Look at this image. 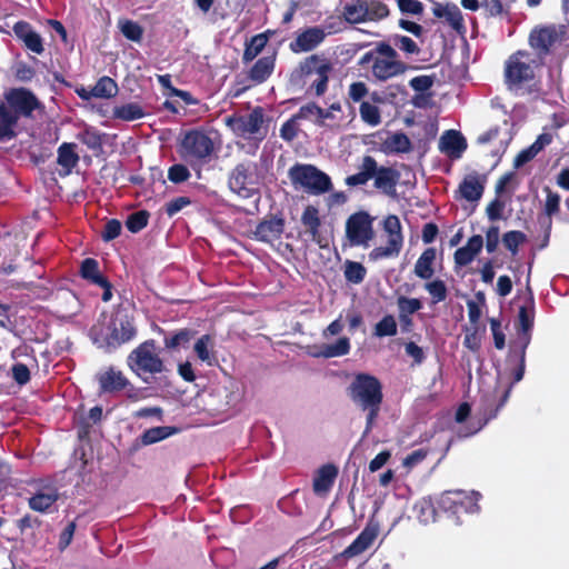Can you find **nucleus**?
<instances>
[{"instance_id":"1","label":"nucleus","mask_w":569,"mask_h":569,"mask_svg":"<svg viewBox=\"0 0 569 569\" xmlns=\"http://www.w3.org/2000/svg\"><path fill=\"white\" fill-rule=\"evenodd\" d=\"M136 335L134 319L126 309H119L111 316H103L90 331L92 342L107 352L114 351L132 340Z\"/></svg>"},{"instance_id":"2","label":"nucleus","mask_w":569,"mask_h":569,"mask_svg":"<svg viewBox=\"0 0 569 569\" xmlns=\"http://www.w3.org/2000/svg\"><path fill=\"white\" fill-rule=\"evenodd\" d=\"M349 389L352 401L363 410L369 411L365 430V435H367L378 415L382 400L381 385L373 376L361 373L355 378Z\"/></svg>"},{"instance_id":"3","label":"nucleus","mask_w":569,"mask_h":569,"mask_svg":"<svg viewBox=\"0 0 569 569\" xmlns=\"http://www.w3.org/2000/svg\"><path fill=\"white\" fill-rule=\"evenodd\" d=\"M289 178L296 189L315 196L326 193L332 187L330 177L312 164H295L289 169Z\"/></svg>"},{"instance_id":"4","label":"nucleus","mask_w":569,"mask_h":569,"mask_svg":"<svg viewBox=\"0 0 569 569\" xmlns=\"http://www.w3.org/2000/svg\"><path fill=\"white\" fill-rule=\"evenodd\" d=\"M262 177L253 162H242L236 166L229 177V188L243 199L259 194Z\"/></svg>"},{"instance_id":"5","label":"nucleus","mask_w":569,"mask_h":569,"mask_svg":"<svg viewBox=\"0 0 569 569\" xmlns=\"http://www.w3.org/2000/svg\"><path fill=\"white\" fill-rule=\"evenodd\" d=\"M385 243L373 248L368 253L369 261L377 262L399 256L403 246L401 223L397 216L390 214L383 220Z\"/></svg>"},{"instance_id":"6","label":"nucleus","mask_w":569,"mask_h":569,"mask_svg":"<svg viewBox=\"0 0 569 569\" xmlns=\"http://www.w3.org/2000/svg\"><path fill=\"white\" fill-rule=\"evenodd\" d=\"M127 365L139 377L160 373L164 368L153 341H144L134 348L127 358Z\"/></svg>"},{"instance_id":"7","label":"nucleus","mask_w":569,"mask_h":569,"mask_svg":"<svg viewBox=\"0 0 569 569\" xmlns=\"http://www.w3.org/2000/svg\"><path fill=\"white\" fill-rule=\"evenodd\" d=\"M214 148V141L208 133L199 130L187 132L181 139L179 152L189 162L208 158Z\"/></svg>"},{"instance_id":"8","label":"nucleus","mask_w":569,"mask_h":569,"mask_svg":"<svg viewBox=\"0 0 569 569\" xmlns=\"http://www.w3.org/2000/svg\"><path fill=\"white\" fill-rule=\"evenodd\" d=\"M224 122L236 136L244 139L262 140L266 136L263 114L260 109H254L248 114L228 117Z\"/></svg>"},{"instance_id":"9","label":"nucleus","mask_w":569,"mask_h":569,"mask_svg":"<svg viewBox=\"0 0 569 569\" xmlns=\"http://www.w3.org/2000/svg\"><path fill=\"white\" fill-rule=\"evenodd\" d=\"M536 61L528 52L518 51L506 63V80L511 89L528 82L535 77Z\"/></svg>"},{"instance_id":"10","label":"nucleus","mask_w":569,"mask_h":569,"mask_svg":"<svg viewBox=\"0 0 569 569\" xmlns=\"http://www.w3.org/2000/svg\"><path fill=\"white\" fill-rule=\"evenodd\" d=\"M373 219L365 211L351 214L346 222V236L351 246L368 248L375 238Z\"/></svg>"},{"instance_id":"11","label":"nucleus","mask_w":569,"mask_h":569,"mask_svg":"<svg viewBox=\"0 0 569 569\" xmlns=\"http://www.w3.org/2000/svg\"><path fill=\"white\" fill-rule=\"evenodd\" d=\"M306 74L313 77L311 88L317 96H321L327 90L329 74L332 71V64L329 60L320 56H311L302 64Z\"/></svg>"},{"instance_id":"12","label":"nucleus","mask_w":569,"mask_h":569,"mask_svg":"<svg viewBox=\"0 0 569 569\" xmlns=\"http://www.w3.org/2000/svg\"><path fill=\"white\" fill-rule=\"evenodd\" d=\"M566 37L565 26H547L533 29L530 33V46L541 52H547L551 46Z\"/></svg>"},{"instance_id":"13","label":"nucleus","mask_w":569,"mask_h":569,"mask_svg":"<svg viewBox=\"0 0 569 569\" xmlns=\"http://www.w3.org/2000/svg\"><path fill=\"white\" fill-rule=\"evenodd\" d=\"M96 378L102 392H118L129 385V380L124 377L122 371L114 367L101 369Z\"/></svg>"},{"instance_id":"14","label":"nucleus","mask_w":569,"mask_h":569,"mask_svg":"<svg viewBox=\"0 0 569 569\" xmlns=\"http://www.w3.org/2000/svg\"><path fill=\"white\" fill-rule=\"evenodd\" d=\"M7 107L12 108V111L21 118L30 116V113L37 107V100L33 94L23 89H18L11 91L7 96V102L4 103Z\"/></svg>"},{"instance_id":"15","label":"nucleus","mask_w":569,"mask_h":569,"mask_svg":"<svg viewBox=\"0 0 569 569\" xmlns=\"http://www.w3.org/2000/svg\"><path fill=\"white\" fill-rule=\"evenodd\" d=\"M326 38V32L320 27L308 28L290 43V49L298 52H307L317 48Z\"/></svg>"},{"instance_id":"16","label":"nucleus","mask_w":569,"mask_h":569,"mask_svg":"<svg viewBox=\"0 0 569 569\" xmlns=\"http://www.w3.org/2000/svg\"><path fill=\"white\" fill-rule=\"evenodd\" d=\"M301 223L307 233L313 242L319 244L321 248L327 247L328 241L321 234V220L319 217V210L313 206H308L302 212Z\"/></svg>"},{"instance_id":"17","label":"nucleus","mask_w":569,"mask_h":569,"mask_svg":"<svg viewBox=\"0 0 569 569\" xmlns=\"http://www.w3.org/2000/svg\"><path fill=\"white\" fill-rule=\"evenodd\" d=\"M486 178L478 173H469L460 182L457 193L467 201H478L485 189Z\"/></svg>"},{"instance_id":"18","label":"nucleus","mask_w":569,"mask_h":569,"mask_svg":"<svg viewBox=\"0 0 569 569\" xmlns=\"http://www.w3.org/2000/svg\"><path fill=\"white\" fill-rule=\"evenodd\" d=\"M13 32L32 52L37 54H41L43 52L44 48L40 34L33 31L27 22H17L13 26Z\"/></svg>"},{"instance_id":"19","label":"nucleus","mask_w":569,"mask_h":569,"mask_svg":"<svg viewBox=\"0 0 569 569\" xmlns=\"http://www.w3.org/2000/svg\"><path fill=\"white\" fill-rule=\"evenodd\" d=\"M403 64L397 59L377 57L372 63V74L379 80H387L403 71Z\"/></svg>"},{"instance_id":"20","label":"nucleus","mask_w":569,"mask_h":569,"mask_svg":"<svg viewBox=\"0 0 569 569\" xmlns=\"http://www.w3.org/2000/svg\"><path fill=\"white\" fill-rule=\"evenodd\" d=\"M439 149L449 157L459 158L461 152L466 149V142L458 131L448 130L440 138Z\"/></svg>"},{"instance_id":"21","label":"nucleus","mask_w":569,"mask_h":569,"mask_svg":"<svg viewBox=\"0 0 569 569\" xmlns=\"http://www.w3.org/2000/svg\"><path fill=\"white\" fill-rule=\"evenodd\" d=\"M378 535L377 527L368 526L357 539L345 550L347 557H355L366 551L375 541Z\"/></svg>"},{"instance_id":"22","label":"nucleus","mask_w":569,"mask_h":569,"mask_svg":"<svg viewBox=\"0 0 569 569\" xmlns=\"http://www.w3.org/2000/svg\"><path fill=\"white\" fill-rule=\"evenodd\" d=\"M375 186L383 193L388 196H392L396 192V184L399 178V174L391 168H377L373 173Z\"/></svg>"},{"instance_id":"23","label":"nucleus","mask_w":569,"mask_h":569,"mask_svg":"<svg viewBox=\"0 0 569 569\" xmlns=\"http://www.w3.org/2000/svg\"><path fill=\"white\" fill-rule=\"evenodd\" d=\"M482 246L483 239L481 236L477 234L471 237L466 246L455 252V262L458 266H467L480 252Z\"/></svg>"},{"instance_id":"24","label":"nucleus","mask_w":569,"mask_h":569,"mask_svg":"<svg viewBox=\"0 0 569 569\" xmlns=\"http://www.w3.org/2000/svg\"><path fill=\"white\" fill-rule=\"evenodd\" d=\"M477 500L478 492L466 493L463 491H446L439 498L438 505L445 511L459 512V505L463 503V499Z\"/></svg>"},{"instance_id":"25","label":"nucleus","mask_w":569,"mask_h":569,"mask_svg":"<svg viewBox=\"0 0 569 569\" xmlns=\"http://www.w3.org/2000/svg\"><path fill=\"white\" fill-rule=\"evenodd\" d=\"M193 351L198 359L208 366L217 363V356L214 350V339L210 335L201 336L193 346Z\"/></svg>"},{"instance_id":"26","label":"nucleus","mask_w":569,"mask_h":569,"mask_svg":"<svg viewBox=\"0 0 569 569\" xmlns=\"http://www.w3.org/2000/svg\"><path fill=\"white\" fill-rule=\"evenodd\" d=\"M337 472V468L332 465L322 466L313 479L315 492L319 496H325L331 489Z\"/></svg>"},{"instance_id":"27","label":"nucleus","mask_w":569,"mask_h":569,"mask_svg":"<svg viewBox=\"0 0 569 569\" xmlns=\"http://www.w3.org/2000/svg\"><path fill=\"white\" fill-rule=\"evenodd\" d=\"M412 149L410 139L402 132L389 134L381 143L385 153H407Z\"/></svg>"},{"instance_id":"28","label":"nucleus","mask_w":569,"mask_h":569,"mask_svg":"<svg viewBox=\"0 0 569 569\" xmlns=\"http://www.w3.org/2000/svg\"><path fill=\"white\" fill-rule=\"evenodd\" d=\"M318 351L313 355L323 358H337L349 353L350 339L348 337H340L335 342H325L318 347Z\"/></svg>"},{"instance_id":"29","label":"nucleus","mask_w":569,"mask_h":569,"mask_svg":"<svg viewBox=\"0 0 569 569\" xmlns=\"http://www.w3.org/2000/svg\"><path fill=\"white\" fill-rule=\"evenodd\" d=\"M19 119L12 108L6 104L0 107V139H10L16 134Z\"/></svg>"},{"instance_id":"30","label":"nucleus","mask_w":569,"mask_h":569,"mask_svg":"<svg viewBox=\"0 0 569 569\" xmlns=\"http://www.w3.org/2000/svg\"><path fill=\"white\" fill-rule=\"evenodd\" d=\"M283 231V223L280 219H272L261 222L256 229V237L264 242H272Z\"/></svg>"},{"instance_id":"31","label":"nucleus","mask_w":569,"mask_h":569,"mask_svg":"<svg viewBox=\"0 0 569 569\" xmlns=\"http://www.w3.org/2000/svg\"><path fill=\"white\" fill-rule=\"evenodd\" d=\"M436 260V250L433 248L426 249L418 258L415 264V274L421 279H430L433 273V262Z\"/></svg>"},{"instance_id":"32","label":"nucleus","mask_w":569,"mask_h":569,"mask_svg":"<svg viewBox=\"0 0 569 569\" xmlns=\"http://www.w3.org/2000/svg\"><path fill=\"white\" fill-rule=\"evenodd\" d=\"M376 171V160L372 157H365L361 164L360 172L346 178V183L350 187L361 186L367 183Z\"/></svg>"},{"instance_id":"33","label":"nucleus","mask_w":569,"mask_h":569,"mask_svg":"<svg viewBox=\"0 0 569 569\" xmlns=\"http://www.w3.org/2000/svg\"><path fill=\"white\" fill-rule=\"evenodd\" d=\"M78 154L74 151V146L71 143H63L58 149V163L62 168L61 173L67 176L71 172L72 168L78 162Z\"/></svg>"},{"instance_id":"34","label":"nucleus","mask_w":569,"mask_h":569,"mask_svg":"<svg viewBox=\"0 0 569 569\" xmlns=\"http://www.w3.org/2000/svg\"><path fill=\"white\" fill-rule=\"evenodd\" d=\"M58 493L54 489H47L46 491L38 492L29 499L31 509L44 512L57 501Z\"/></svg>"},{"instance_id":"35","label":"nucleus","mask_w":569,"mask_h":569,"mask_svg":"<svg viewBox=\"0 0 569 569\" xmlns=\"http://www.w3.org/2000/svg\"><path fill=\"white\" fill-rule=\"evenodd\" d=\"M178 431L176 427L170 426L153 427L142 433L141 442L146 446L152 445L178 433Z\"/></svg>"},{"instance_id":"36","label":"nucleus","mask_w":569,"mask_h":569,"mask_svg":"<svg viewBox=\"0 0 569 569\" xmlns=\"http://www.w3.org/2000/svg\"><path fill=\"white\" fill-rule=\"evenodd\" d=\"M342 14L349 23L366 22L365 0H356L343 7Z\"/></svg>"},{"instance_id":"37","label":"nucleus","mask_w":569,"mask_h":569,"mask_svg":"<svg viewBox=\"0 0 569 569\" xmlns=\"http://www.w3.org/2000/svg\"><path fill=\"white\" fill-rule=\"evenodd\" d=\"M435 14L446 21L456 30L462 28V16L457 6H439L435 9Z\"/></svg>"},{"instance_id":"38","label":"nucleus","mask_w":569,"mask_h":569,"mask_svg":"<svg viewBox=\"0 0 569 569\" xmlns=\"http://www.w3.org/2000/svg\"><path fill=\"white\" fill-rule=\"evenodd\" d=\"M144 116L143 109L138 103H126L113 108V117L123 121H133Z\"/></svg>"},{"instance_id":"39","label":"nucleus","mask_w":569,"mask_h":569,"mask_svg":"<svg viewBox=\"0 0 569 569\" xmlns=\"http://www.w3.org/2000/svg\"><path fill=\"white\" fill-rule=\"evenodd\" d=\"M81 276L100 287H107V280L99 272L98 262L88 258L81 263Z\"/></svg>"},{"instance_id":"40","label":"nucleus","mask_w":569,"mask_h":569,"mask_svg":"<svg viewBox=\"0 0 569 569\" xmlns=\"http://www.w3.org/2000/svg\"><path fill=\"white\" fill-rule=\"evenodd\" d=\"M274 60L272 57L259 59L251 69L250 77L257 82L264 81L272 72Z\"/></svg>"},{"instance_id":"41","label":"nucleus","mask_w":569,"mask_h":569,"mask_svg":"<svg viewBox=\"0 0 569 569\" xmlns=\"http://www.w3.org/2000/svg\"><path fill=\"white\" fill-rule=\"evenodd\" d=\"M118 92L117 83L109 77L101 78L92 88L90 93L94 98H111Z\"/></svg>"},{"instance_id":"42","label":"nucleus","mask_w":569,"mask_h":569,"mask_svg":"<svg viewBox=\"0 0 569 569\" xmlns=\"http://www.w3.org/2000/svg\"><path fill=\"white\" fill-rule=\"evenodd\" d=\"M397 306L399 310V319L405 320L407 317L413 315L418 310L422 308V305L419 299L417 298H407V297H399L397 300Z\"/></svg>"},{"instance_id":"43","label":"nucleus","mask_w":569,"mask_h":569,"mask_svg":"<svg viewBox=\"0 0 569 569\" xmlns=\"http://www.w3.org/2000/svg\"><path fill=\"white\" fill-rule=\"evenodd\" d=\"M366 7V22L367 21H378L386 18L389 14V10L387 6L382 2L370 0H365Z\"/></svg>"},{"instance_id":"44","label":"nucleus","mask_w":569,"mask_h":569,"mask_svg":"<svg viewBox=\"0 0 569 569\" xmlns=\"http://www.w3.org/2000/svg\"><path fill=\"white\" fill-rule=\"evenodd\" d=\"M267 42L268 38L266 34L254 36L246 47L243 60L247 62L253 60L262 51Z\"/></svg>"},{"instance_id":"45","label":"nucleus","mask_w":569,"mask_h":569,"mask_svg":"<svg viewBox=\"0 0 569 569\" xmlns=\"http://www.w3.org/2000/svg\"><path fill=\"white\" fill-rule=\"evenodd\" d=\"M397 328L395 317L387 315L375 326V336L379 338L395 336L397 335Z\"/></svg>"},{"instance_id":"46","label":"nucleus","mask_w":569,"mask_h":569,"mask_svg":"<svg viewBox=\"0 0 569 569\" xmlns=\"http://www.w3.org/2000/svg\"><path fill=\"white\" fill-rule=\"evenodd\" d=\"M366 273V268L360 262L349 260L345 262V277L349 282L360 283Z\"/></svg>"},{"instance_id":"47","label":"nucleus","mask_w":569,"mask_h":569,"mask_svg":"<svg viewBox=\"0 0 569 569\" xmlns=\"http://www.w3.org/2000/svg\"><path fill=\"white\" fill-rule=\"evenodd\" d=\"M119 29L122 34L131 41L139 42L142 39L143 30L137 22L131 20H120Z\"/></svg>"},{"instance_id":"48","label":"nucleus","mask_w":569,"mask_h":569,"mask_svg":"<svg viewBox=\"0 0 569 569\" xmlns=\"http://www.w3.org/2000/svg\"><path fill=\"white\" fill-rule=\"evenodd\" d=\"M360 117L366 123L372 127H376L381 122L379 108L375 104H371L370 102L361 103Z\"/></svg>"},{"instance_id":"49","label":"nucleus","mask_w":569,"mask_h":569,"mask_svg":"<svg viewBox=\"0 0 569 569\" xmlns=\"http://www.w3.org/2000/svg\"><path fill=\"white\" fill-rule=\"evenodd\" d=\"M340 112L341 104L338 102L332 103L330 108L327 110L322 109V114L321 118L319 119V126H326L330 128L339 126V119L337 116Z\"/></svg>"},{"instance_id":"50","label":"nucleus","mask_w":569,"mask_h":569,"mask_svg":"<svg viewBox=\"0 0 569 569\" xmlns=\"http://www.w3.org/2000/svg\"><path fill=\"white\" fill-rule=\"evenodd\" d=\"M425 289L432 297L435 303L441 302L447 298V287L442 280H433L425 284Z\"/></svg>"},{"instance_id":"51","label":"nucleus","mask_w":569,"mask_h":569,"mask_svg":"<svg viewBox=\"0 0 569 569\" xmlns=\"http://www.w3.org/2000/svg\"><path fill=\"white\" fill-rule=\"evenodd\" d=\"M519 327L523 333H528L533 325V306L532 301H530L529 306H522L519 309Z\"/></svg>"},{"instance_id":"52","label":"nucleus","mask_w":569,"mask_h":569,"mask_svg":"<svg viewBox=\"0 0 569 569\" xmlns=\"http://www.w3.org/2000/svg\"><path fill=\"white\" fill-rule=\"evenodd\" d=\"M322 109L315 103H308L302 106L298 113L296 114V119H306L316 124H319V119L321 118Z\"/></svg>"},{"instance_id":"53","label":"nucleus","mask_w":569,"mask_h":569,"mask_svg":"<svg viewBox=\"0 0 569 569\" xmlns=\"http://www.w3.org/2000/svg\"><path fill=\"white\" fill-rule=\"evenodd\" d=\"M526 241V234L521 231H509L503 234L502 242L505 247L511 251L512 254H516L518 251V247Z\"/></svg>"},{"instance_id":"54","label":"nucleus","mask_w":569,"mask_h":569,"mask_svg":"<svg viewBox=\"0 0 569 569\" xmlns=\"http://www.w3.org/2000/svg\"><path fill=\"white\" fill-rule=\"evenodd\" d=\"M416 510L417 517L422 523H429L436 520L435 508L429 501L422 500L418 502Z\"/></svg>"},{"instance_id":"55","label":"nucleus","mask_w":569,"mask_h":569,"mask_svg":"<svg viewBox=\"0 0 569 569\" xmlns=\"http://www.w3.org/2000/svg\"><path fill=\"white\" fill-rule=\"evenodd\" d=\"M148 214L144 211H139L129 216L126 224L131 232H138L147 226Z\"/></svg>"},{"instance_id":"56","label":"nucleus","mask_w":569,"mask_h":569,"mask_svg":"<svg viewBox=\"0 0 569 569\" xmlns=\"http://www.w3.org/2000/svg\"><path fill=\"white\" fill-rule=\"evenodd\" d=\"M392 43L408 54H415L419 52L417 43L409 37L395 36L392 38Z\"/></svg>"},{"instance_id":"57","label":"nucleus","mask_w":569,"mask_h":569,"mask_svg":"<svg viewBox=\"0 0 569 569\" xmlns=\"http://www.w3.org/2000/svg\"><path fill=\"white\" fill-rule=\"evenodd\" d=\"M543 191L547 194L545 202V211L548 216H552L559 211L560 196L557 192H553L548 187H546Z\"/></svg>"},{"instance_id":"58","label":"nucleus","mask_w":569,"mask_h":569,"mask_svg":"<svg viewBox=\"0 0 569 569\" xmlns=\"http://www.w3.org/2000/svg\"><path fill=\"white\" fill-rule=\"evenodd\" d=\"M463 345L466 348H468L471 351H477L481 346V337L478 333V330L475 329H467Z\"/></svg>"},{"instance_id":"59","label":"nucleus","mask_w":569,"mask_h":569,"mask_svg":"<svg viewBox=\"0 0 569 569\" xmlns=\"http://www.w3.org/2000/svg\"><path fill=\"white\" fill-rule=\"evenodd\" d=\"M189 176V170L182 164L172 166L168 172V178L176 183L187 180Z\"/></svg>"},{"instance_id":"60","label":"nucleus","mask_w":569,"mask_h":569,"mask_svg":"<svg viewBox=\"0 0 569 569\" xmlns=\"http://www.w3.org/2000/svg\"><path fill=\"white\" fill-rule=\"evenodd\" d=\"M427 457V451L423 450V449H419V450H416L413 452H411L410 455H408L403 461H402V465L403 467H406L408 470L415 468L416 466H418L420 462H422Z\"/></svg>"},{"instance_id":"61","label":"nucleus","mask_w":569,"mask_h":569,"mask_svg":"<svg viewBox=\"0 0 569 569\" xmlns=\"http://www.w3.org/2000/svg\"><path fill=\"white\" fill-rule=\"evenodd\" d=\"M432 84H433V80L429 76H419V77H415L410 80V87L415 91H419V92L427 91L428 89L431 88Z\"/></svg>"},{"instance_id":"62","label":"nucleus","mask_w":569,"mask_h":569,"mask_svg":"<svg viewBox=\"0 0 569 569\" xmlns=\"http://www.w3.org/2000/svg\"><path fill=\"white\" fill-rule=\"evenodd\" d=\"M399 9L402 12L419 14L422 12V3L418 0H398Z\"/></svg>"},{"instance_id":"63","label":"nucleus","mask_w":569,"mask_h":569,"mask_svg":"<svg viewBox=\"0 0 569 569\" xmlns=\"http://www.w3.org/2000/svg\"><path fill=\"white\" fill-rule=\"evenodd\" d=\"M499 243V228L490 227L486 233V248L488 252H493Z\"/></svg>"},{"instance_id":"64","label":"nucleus","mask_w":569,"mask_h":569,"mask_svg":"<svg viewBox=\"0 0 569 569\" xmlns=\"http://www.w3.org/2000/svg\"><path fill=\"white\" fill-rule=\"evenodd\" d=\"M76 530V523L69 522L59 538V549L64 550L71 542Z\"/></svg>"}]
</instances>
